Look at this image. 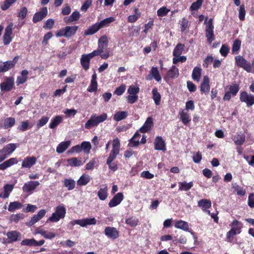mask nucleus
Segmentation results:
<instances>
[{"instance_id": "6ab92c4d", "label": "nucleus", "mask_w": 254, "mask_h": 254, "mask_svg": "<svg viewBox=\"0 0 254 254\" xmlns=\"http://www.w3.org/2000/svg\"><path fill=\"white\" fill-rule=\"evenodd\" d=\"M36 162L35 157H27L22 161L21 166L22 168H30L36 163Z\"/></svg>"}, {"instance_id": "cd10ccee", "label": "nucleus", "mask_w": 254, "mask_h": 254, "mask_svg": "<svg viewBox=\"0 0 254 254\" xmlns=\"http://www.w3.org/2000/svg\"><path fill=\"white\" fill-rule=\"evenodd\" d=\"M28 70L24 69L21 72V76H19L17 78L16 83L18 85L24 83L27 80L28 74Z\"/></svg>"}, {"instance_id": "aec40b11", "label": "nucleus", "mask_w": 254, "mask_h": 254, "mask_svg": "<svg viewBox=\"0 0 254 254\" xmlns=\"http://www.w3.org/2000/svg\"><path fill=\"white\" fill-rule=\"evenodd\" d=\"M18 163L16 158H11L4 162L0 164V170H4L7 168Z\"/></svg>"}, {"instance_id": "ea45409f", "label": "nucleus", "mask_w": 254, "mask_h": 254, "mask_svg": "<svg viewBox=\"0 0 254 254\" xmlns=\"http://www.w3.org/2000/svg\"><path fill=\"white\" fill-rule=\"evenodd\" d=\"M185 45L178 43L176 46L175 47L173 52V55L174 57H178L182 55L183 51L184 50Z\"/></svg>"}, {"instance_id": "a211bd4d", "label": "nucleus", "mask_w": 254, "mask_h": 254, "mask_svg": "<svg viewBox=\"0 0 254 254\" xmlns=\"http://www.w3.org/2000/svg\"><path fill=\"white\" fill-rule=\"evenodd\" d=\"M91 58L88 54H83L80 59V64L82 68L87 71L90 67V63Z\"/></svg>"}, {"instance_id": "bf43d9fd", "label": "nucleus", "mask_w": 254, "mask_h": 254, "mask_svg": "<svg viewBox=\"0 0 254 254\" xmlns=\"http://www.w3.org/2000/svg\"><path fill=\"white\" fill-rule=\"evenodd\" d=\"M238 234L237 232H235L234 229H231L228 231L226 235V239L228 242H232L233 240L234 236Z\"/></svg>"}, {"instance_id": "5701e85b", "label": "nucleus", "mask_w": 254, "mask_h": 254, "mask_svg": "<svg viewBox=\"0 0 254 254\" xmlns=\"http://www.w3.org/2000/svg\"><path fill=\"white\" fill-rule=\"evenodd\" d=\"M71 141L67 140L61 142L57 147L56 151L58 153H62L64 152L70 146Z\"/></svg>"}, {"instance_id": "8fccbe9b", "label": "nucleus", "mask_w": 254, "mask_h": 254, "mask_svg": "<svg viewBox=\"0 0 254 254\" xmlns=\"http://www.w3.org/2000/svg\"><path fill=\"white\" fill-rule=\"evenodd\" d=\"M138 222V219L133 216H131L126 220V223L131 227H135L137 225Z\"/></svg>"}, {"instance_id": "1a4fd4ad", "label": "nucleus", "mask_w": 254, "mask_h": 254, "mask_svg": "<svg viewBox=\"0 0 254 254\" xmlns=\"http://www.w3.org/2000/svg\"><path fill=\"white\" fill-rule=\"evenodd\" d=\"M235 59L236 64L238 66L243 68L248 72H250L251 71L252 65L251 64L248 62L243 57L241 56H237Z\"/></svg>"}, {"instance_id": "f257e3e1", "label": "nucleus", "mask_w": 254, "mask_h": 254, "mask_svg": "<svg viewBox=\"0 0 254 254\" xmlns=\"http://www.w3.org/2000/svg\"><path fill=\"white\" fill-rule=\"evenodd\" d=\"M107 114L105 113L99 116H97L96 114H93L85 124V128L90 129L93 127H97L100 123L106 121L107 119Z\"/></svg>"}, {"instance_id": "39448f33", "label": "nucleus", "mask_w": 254, "mask_h": 254, "mask_svg": "<svg viewBox=\"0 0 254 254\" xmlns=\"http://www.w3.org/2000/svg\"><path fill=\"white\" fill-rule=\"evenodd\" d=\"M213 30L214 26L213 24V19L210 18L206 23L205 28V36L207 38L208 43L209 44H211L215 39Z\"/></svg>"}, {"instance_id": "c9c22d12", "label": "nucleus", "mask_w": 254, "mask_h": 254, "mask_svg": "<svg viewBox=\"0 0 254 254\" xmlns=\"http://www.w3.org/2000/svg\"><path fill=\"white\" fill-rule=\"evenodd\" d=\"M63 185L68 190H71L75 188V181L71 179H65L63 181Z\"/></svg>"}, {"instance_id": "338daca9", "label": "nucleus", "mask_w": 254, "mask_h": 254, "mask_svg": "<svg viewBox=\"0 0 254 254\" xmlns=\"http://www.w3.org/2000/svg\"><path fill=\"white\" fill-rule=\"evenodd\" d=\"M55 21L54 19L52 18L48 19L43 25V28L45 29H51L53 27Z\"/></svg>"}, {"instance_id": "ddd939ff", "label": "nucleus", "mask_w": 254, "mask_h": 254, "mask_svg": "<svg viewBox=\"0 0 254 254\" xmlns=\"http://www.w3.org/2000/svg\"><path fill=\"white\" fill-rule=\"evenodd\" d=\"M6 236L9 243L17 242L21 239V235L20 233L16 231H11L7 233Z\"/></svg>"}, {"instance_id": "bb28decb", "label": "nucleus", "mask_w": 254, "mask_h": 254, "mask_svg": "<svg viewBox=\"0 0 254 254\" xmlns=\"http://www.w3.org/2000/svg\"><path fill=\"white\" fill-rule=\"evenodd\" d=\"M174 226L176 228L180 229L185 231H189L188 223L186 221L182 220H177L175 223Z\"/></svg>"}, {"instance_id": "603ef678", "label": "nucleus", "mask_w": 254, "mask_h": 254, "mask_svg": "<svg viewBox=\"0 0 254 254\" xmlns=\"http://www.w3.org/2000/svg\"><path fill=\"white\" fill-rule=\"evenodd\" d=\"M119 151L112 149L110 153L109 156L107 159L106 163H111L113 162V161L116 158L117 156L119 154Z\"/></svg>"}, {"instance_id": "7ed1b4c3", "label": "nucleus", "mask_w": 254, "mask_h": 254, "mask_svg": "<svg viewBox=\"0 0 254 254\" xmlns=\"http://www.w3.org/2000/svg\"><path fill=\"white\" fill-rule=\"evenodd\" d=\"M240 90V84L234 82L232 84L229 86V91L226 92L223 98L225 101H229L231 96H236Z\"/></svg>"}, {"instance_id": "864d4df0", "label": "nucleus", "mask_w": 254, "mask_h": 254, "mask_svg": "<svg viewBox=\"0 0 254 254\" xmlns=\"http://www.w3.org/2000/svg\"><path fill=\"white\" fill-rule=\"evenodd\" d=\"M239 18L241 21H244L245 19L246 10L244 4L239 5Z\"/></svg>"}, {"instance_id": "2f4dec72", "label": "nucleus", "mask_w": 254, "mask_h": 254, "mask_svg": "<svg viewBox=\"0 0 254 254\" xmlns=\"http://www.w3.org/2000/svg\"><path fill=\"white\" fill-rule=\"evenodd\" d=\"M108 188L106 185H104L103 188H100L98 192L97 195L101 200H105L108 197Z\"/></svg>"}, {"instance_id": "6e6d98bb", "label": "nucleus", "mask_w": 254, "mask_h": 254, "mask_svg": "<svg viewBox=\"0 0 254 254\" xmlns=\"http://www.w3.org/2000/svg\"><path fill=\"white\" fill-rule=\"evenodd\" d=\"M241 45V41L240 40H236L232 46V52L233 53H237L238 51H239Z\"/></svg>"}, {"instance_id": "20e7f679", "label": "nucleus", "mask_w": 254, "mask_h": 254, "mask_svg": "<svg viewBox=\"0 0 254 254\" xmlns=\"http://www.w3.org/2000/svg\"><path fill=\"white\" fill-rule=\"evenodd\" d=\"M19 56L14 57L12 60L0 62V73L5 72L13 68L19 60Z\"/></svg>"}, {"instance_id": "4d7b16f0", "label": "nucleus", "mask_w": 254, "mask_h": 254, "mask_svg": "<svg viewBox=\"0 0 254 254\" xmlns=\"http://www.w3.org/2000/svg\"><path fill=\"white\" fill-rule=\"evenodd\" d=\"M82 150H83L85 153H89L91 148V145L88 141H83L81 144Z\"/></svg>"}, {"instance_id": "e2e57ef3", "label": "nucleus", "mask_w": 254, "mask_h": 254, "mask_svg": "<svg viewBox=\"0 0 254 254\" xmlns=\"http://www.w3.org/2000/svg\"><path fill=\"white\" fill-rule=\"evenodd\" d=\"M170 10L165 6L160 8L157 11V15L159 16L163 17L167 15Z\"/></svg>"}, {"instance_id": "c756f323", "label": "nucleus", "mask_w": 254, "mask_h": 254, "mask_svg": "<svg viewBox=\"0 0 254 254\" xmlns=\"http://www.w3.org/2000/svg\"><path fill=\"white\" fill-rule=\"evenodd\" d=\"M179 116L180 120L185 125L189 124L191 121L190 115L184 110L179 112Z\"/></svg>"}, {"instance_id": "0e129e2a", "label": "nucleus", "mask_w": 254, "mask_h": 254, "mask_svg": "<svg viewBox=\"0 0 254 254\" xmlns=\"http://www.w3.org/2000/svg\"><path fill=\"white\" fill-rule=\"evenodd\" d=\"M49 118L46 116H43L39 121L37 124V127L39 128L40 127L45 125L48 122Z\"/></svg>"}, {"instance_id": "9b49d317", "label": "nucleus", "mask_w": 254, "mask_h": 254, "mask_svg": "<svg viewBox=\"0 0 254 254\" xmlns=\"http://www.w3.org/2000/svg\"><path fill=\"white\" fill-rule=\"evenodd\" d=\"M104 234L108 238L115 240L119 237V232L115 227H106L104 230Z\"/></svg>"}, {"instance_id": "f03ea898", "label": "nucleus", "mask_w": 254, "mask_h": 254, "mask_svg": "<svg viewBox=\"0 0 254 254\" xmlns=\"http://www.w3.org/2000/svg\"><path fill=\"white\" fill-rule=\"evenodd\" d=\"M66 213V209L63 205H59L56 207L55 212L49 218V220L51 222H58L61 219L65 217Z\"/></svg>"}, {"instance_id": "c03bdc74", "label": "nucleus", "mask_w": 254, "mask_h": 254, "mask_svg": "<svg viewBox=\"0 0 254 254\" xmlns=\"http://www.w3.org/2000/svg\"><path fill=\"white\" fill-rule=\"evenodd\" d=\"M246 140V136L244 133L238 134L234 138L236 145H241L244 144Z\"/></svg>"}, {"instance_id": "e433bc0d", "label": "nucleus", "mask_w": 254, "mask_h": 254, "mask_svg": "<svg viewBox=\"0 0 254 254\" xmlns=\"http://www.w3.org/2000/svg\"><path fill=\"white\" fill-rule=\"evenodd\" d=\"M140 136V134L138 131H136L133 137L129 140V145L131 147L137 146L139 144V138Z\"/></svg>"}, {"instance_id": "c85d7f7f", "label": "nucleus", "mask_w": 254, "mask_h": 254, "mask_svg": "<svg viewBox=\"0 0 254 254\" xmlns=\"http://www.w3.org/2000/svg\"><path fill=\"white\" fill-rule=\"evenodd\" d=\"M13 189V186L11 184H6L3 187V192L1 193V197L3 198H8L10 193Z\"/></svg>"}, {"instance_id": "4468645a", "label": "nucleus", "mask_w": 254, "mask_h": 254, "mask_svg": "<svg viewBox=\"0 0 254 254\" xmlns=\"http://www.w3.org/2000/svg\"><path fill=\"white\" fill-rule=\"evenodd\" d=\"M154 149L156 150H166V144L161 136L156 137L154 141Z\"/></svg>"}, {"instance_id": "393cba45", "label": "nucleus", "mask_w": 254, "mask_h": 254, "mask_svg": "<svg viewBox=\"0 0 254 254\" xmlns=\"http://www.w3.org/2000/svg\"><path fill=\"white\" fill-rule=\"evenodd\" d=\"M108 40L107 39V37L106 35L102 36L99 40H98V49L102 51V52H104V49L108 47Z\"/></svg>"}, {"instance_id": "412c9836", "label": "nucleus", "mask_w": 254, "mask_h": 254, "mask_svg": "<svg viewBox=\"0 0 254 254\" xmlns=\"http://www.w3.org/2000/svg\"><path fill=\"white\" fill-rule=\"evenodd\" d=\"M88 55L91 57V59L95 56H100L102 59L106 60L109 58V53L108 51H106L105 53H103L102 52V51L97 49L96 50H94L92 52L88 54Z\"/></svg>"}, {"instance_id": "473e14b6", "label": "nucleus", "mask_w": 254, "mask_h": 254, "mask_svg": "<svg viewBox=\"0 0 254 254\" xmlns=\"http://www.w3.org/2000/svg\"><path fill=\"white\" fill-rule=\"evenodd\" d=\"M179 74V69L175 65H172L167 73V76L171 78L177 77Z\"/></svg>"}, {"instance_id": "37998d69", "label": "nucleus", "mask_w": 254, "mask_h": 254, "mask_svg": "<svg viewBox=\"0 0 254 254\" xmlns=\"http://www.w3.org/2000/svg\"><path fill=\"white\" fill-rule=\"evenodd\" d=\"M22 204L17 201L11 202L8 207V210L10 212H14L16 209H19L22 207Z\"/></svg>"}, {"instance_id": "dca6fc26", "label": "nucleus", "mask_w": 254, "mask_h": 254, "mask_svg": "<svg viewBox=\"0 0 254 254\" xmlns=\"http://www.w3.org/2000/svg\"><path fill=\"white\" fill-rule=\"evenodd\" d=\"M40 185L38 181H29L25 183L23 187V190L26 192H29L35 190Z\"/></svg>"}, {"instance_id": "69168bd1", "label": "nucleus", "mask_w": 254, "mask_h": 254, "mask_svg": "<svg viewBox=\"0 0 254 254\" xmlns=\"http://www.w3.org/2000/svg\"><path fill=\"white\" fill-rule=\"evenodd\" d=\"M189 21L185 18H183L180 23V28L182 32H184L189 26Z\"/></svg>"}, {"instance_id": "f8f14e48", "label": "nucleus", "mask_w": 254, "mask_h": 254, "mask_svg": "<svg viewBox=\"0 0 254 254\" xmlns=\"http://www.w3.org/2000/svg\"><path fill=\"white\" fill-rule=\"evenodd\" d=\"M124 199V195L122 192H119L114 196L109 203L110 207H114L118 205Z\"/></svg>"}, {"instance_id": "09e8293b", "label": "nucleus", "mask_w": 254, "mask_h": 254, "mask_svg": "<svg viewBox=\"0 0 254 254\" xmlns=\"http://www.w3.org/2000/svg\"><path fill=\"white\" fill-rule=\"evenodd\" d=\"M150 73L157 81L159 82L161 80V77L157 67H152L150 71Z\"/></svg>"}, {"instance_id": "a18cd8bd", "label": "nucleus", "mask_w": 254, "mask_h": 254, "mask_svg": "<svg viewBox=\"0 0 254 254\" xmlns=\"http://www.w3.org/2000/svg\"><path fill=\"white\" fill-rule=\"evenodd\" d=\"M62 121V118L60 116H57L53 118L49 124V127L53 129L59 125Z\"/></svg>"}, {"instance_id": "13d9d810", "label": "nucleus", "mask_w": 254, "mask_h": 254, "mask_svg": "<svg viewBox=\"0 0 254 254\" xmlns=\"http://www.w3.org/2000/svg\"><path fill=\"white\" fill-rule=\"evenodd\" d=\"M28 13V9L27 7L23 6L22 7L19 12H18L17 16L19 17L20 18L23 19H24L27 14Z\"/></svg>"}, {"instance_id": "680f3d73", "label": "nucleus", "mask_w": 254, "mask_h": 254, "mask_svg": "<svg viewBox=\"0 0 254 254\" xmlns=\"http://www.w3.org/2000/svg\"><path fill=\"white\" fill-rule=\"evenodd\" d=\"M23 218L24 215L23 214L18 213L16 214H12L10 216V220L11 222L17 223L21 219H23Z\"/></svg>"}, {"instance_id": "b1692460", "label": "nucleus", "mask_w": 254, "mask_h": 254, "mask_svg": "<svg viewBox=\"0 0 254 254\" xmlns=\"http://www.w3.org/2000/svg\"><path fill=\"white\" fill-rule=\"evenodd\" d=\"M18 146L17 144L11 143L5 145L2 149L8 156L14 151Z\"/></svg>"}, {"instance_id": "5fc2aeb1", "label": "nucleus", "mask_w": 254, "mask_h": 254, "mask_svg": "<svg viewBox=\"0 0 254 254\" xmlns=\"http://www.w3.org/2000/svg\"><path fill=\"white\" fill-rule=\"evenodd\" d=\"M202 2L203 0H197L191 4L190 9L192 11L197 10L201 6Z\"/></svg>"}, {"instance_id": "79ce46f5", "label": "nucleus", "mask_w": 254, "mask_h": 254, "mask_svg": "<svg viewBox=\"0 0 254 254\" xmlns=\"http://www.w3.org/2000/svg\"><path fill=\"white\" fill-rule=\"evenodd\" d=\"M114 17H109L101 20L100 22L97 23V24L100 29L105 26H108L111 23L114 22Z\"/></svg>"}, {"instance_id": "774afa93", "label": "nucleus", "mask_w": 254, "mask_h": 254, "mask_svg": "<svg viewBox=\"0 0 254 254\" xmlns=\"http://www.w3.org/2000/svg\"><path fill=\"white\" fill-rule=\"evenodd\" d=\"M214 59L211 55H208L203 61V67L207 68L208 65L213 62Z\"/></svg>"}, {"instance_id": "58836bf2", "label": "nucleus", "mask_w": 254, "mask_h": 254, "mask_svg": "<svg viewBox=\"0 0 254 254\" xmlns=\"http://www.w3.org/2000/svg\"><path fill=\"white\" fill-rule=\"evenodd\" d=\"M128 113L127 111H118L116 113L113 117V119L117 122L121 121L125 119L127 116Z\"/></svg>"}, {"instance_id": "6e6552de", "label": "nucleus", "mask_w": 254, "mask_h": 254, "mask_svg": "<svg viewBox=\"0 0 254 254\" xmlns=\"http://www.w3.org/2000/svg\"><path fill=\"white\" fill-rule=\"evenodd\" d=\"M14 85V79L12 77H6L5 80L0 84L1 91L9 92L11 91Z\"/></svg>"}, {"instance_id": "72a5a7b5", "label": "nucleus", "mask_w": 254, "mask_h": 254, "mask_svg": "<svg viewBox=\"0 0 254 254\" xmlns=\"http://www.w3.org/2000/svg\"><path fill=\"white\" fill-rule=\"evenodd\" d=\"M90 181V176L88 175L83 174L77 181V184L79 186L86 185Z\"/></svg>"}, {"instance_id": "de8ad7c7", "label": "nucleus", "mask_w": 254, "mask_h": 254, "mask_svg": "<svg viewBox=\"0 0 254 254\" xmlns=\"http://www.w3.org/2000/svg\"><path fill=\"white\" fill-rule=\"evenodd\" d=\"M68 165L70 166L78 167L81 165L82 162L80 160H78L76 157H73L67 159Z\"/></svg>"}, {"instance_id": "423d86ee", "label": "nucleus", "mask_w": 254, "mask_h": 254, "mask_svg": "<svg viewBox=\"0 0 254 254\" xmlns=\"http://www.w3.org/2000/svg\"><path fill=\"white\" fill-rule=\"evenodd\" d=\"M96 222L97 220L95 218H86L82 219L71 221L70 222V224L72 226L77 224L82 227H85L87 225H95Z\"/></svg>"}, {"instance_id": "052dcab7", "label": "nucleus", "mask_w": 254, "mask_h": 254, "mask_svg": "<svg viewBox=\"0 0 254 254\" xmlns=\"http://www.w3.org/2000/svg\"><path fill=\"white\" fill-rule=\"evenodd\" d=\"M139 87L132 85L129 86L127 89V92L130 95H137V94L139 93Z\"/></svg>"}, {"instance_id": "4c0bfd02", "label": "nucleus", "mask_w": 254, "mask_h": 254, "mask_svg": "<svg viewBox=\"0 0 254 254\" xmlns=\"http://www.w3.org/2000/svg\"><path fill=\"white\" fill-rule=\"evenodd\" d=\"M193 186V182H190L187 183L186 182L179 183V190L181 191H188Z\"/></svg>"}, {"instance_id": "2eb2a0df", "label": "nucleus", "mask_w": 254, "mask_h": 254, "mask_svg": "<svg viewBox=\"0 0 254 254\" xmlns=\"http://www.w3.org/2000/svg\"><path fill=\"white\" fill-rule=\"evenodd\" d=\"M153 126V119L151 117L147 118L143 125L140 128L139 131L142 133L148 132Z\"/></svg>"}, {"instance_id": "7c9ffc66", "label": "nucleus", "mask_w": 254, "mask_h": 254, "mask_svg": "<svg viewBox=\"0 0 254 254\" xmlns=\"http://www.w3.org/2000/svg\"><path fill=\"white\" fill-rule=\"evenodd\" d=\"M78 29V26H65V32L66 33V38H69L74 36L76 33Z\"/></svg>"}, {"instance_id": "0eeeda50", "label": "nucleus", "mask_w": 254, "mask_h": 254, "mask_svg": "<svg viewBox=\"0 0 254 254\" xmlns=\"http://www.w3.org/2000/svg\"><path fill=\"white\" fill-rule=\"evenodd\" d=\"M240 100L242 102L245 103L248 107L252 106L254 104V95L245 91L240 92Z\"/></svg>"}, {"instance_id": "a19ab883", "label": "nucleus", "mask_w": 254, "mask_h": 254, "mask_svg": "<svg viewBox=\"0 0 254 254\" xmlns=\"http://www.w3.org/2000/svg\"><path fill=\"white\" fill-rule=\"evenodd\" d=\"M152 98L156 105H159L161 102V95L157 88H154L152 90Z\"/></svg>"}, {"instance_id": "a878e982", "label": "nucleus", "mask_w": 254, "mask_h": 254, "mask_svg": "<svg viewBox=\"0 0 254 254\" xmlns=\"http://www.w3.org/2000/svg\"><path fill=\"white\" fill-rule=\"evenodd\" d=\"M202 69L197 66L193 68L192 72L191 77L194 81L198 82L201 76Z\"/></svg>"}, {"instance_id": "4be33fe9", "label": "nucleus", "mask_w": 254, "mask_h": 254, "mask_svg": "<svg viewBox=\"0 0 254 254\" xmlns=\"http://www.w3.org/2000/svg\"><path fill=\"white\" fill-rule=\"evenodd\" d=\"M198 206L201 208L203 211L206 210L211 207L212 203L209 199L203 198L198 201Z\"/></svg>"}, {"instance_id": "49530a36", "label": "nucleus", "mask_w": 254, "mask_h": 254, "mask_svg": "<svg viewBox=\"0 0 254 254\" xmlns=\"http://www.w3.org/2000/svg\"><path fill=\"white\" fill-rule=\"evenodd\" d=\"M15 124V119L14 118L9 117L5 119L3 126L5 128L12 127Z\"/></svg>"}, {"instance_id": "f704fd0d", "label": "nucleus", "mask_w": 254, "mask_h": 254, "mask_svg": "<svg viewBox=\"0 0 254 254\" xmlns=\"http://www.w3.org/2000/svg\"><path fill=\"white\" fill-rule=\"evenodd\" d=\"M100 30L97 23L90 26L87 29L84 31V34L85 36L91 35L96 33Z\"/></svg>"}, {"instance_id": "3c124183", "label": "nucleus", "mask_w": 254, "mask_h": 254, "mask_svg": "<svg viewBox=\"0 0 254 254\" xmlns=\"http://www.w3.org/2000/svg\"><path fill=\"white\" fill-rule=\"evenodd\" d=\"M232 228L234 229L235 232H237L238 234L241 233L242 229L241 223L237 220H234L231 224Z\"/></svg>"}, {"instance_id": "f3484780", "label": "nucleus", "mask_w": 254, "mask_h": 254, "mask_svg": "<svg viewBox=\"0 0 254 254\" xmlns=\"http://www.w3.org/2000/svg\"><path fill=\"white\" fill-rule=\"evenodd\" d=\"M209 82L210 80L208 76H204L200 86V90L201 92L207 93L209 92L210 88Z\"/></svg>"}, {"instance_id": "9d476101", "label": "nucleus", "mask_w": 254, "mask_h": 254, "mask_svg": "<svg viewBox=\"0 0 254 254\" xmlns=\"http://www.w3.org/2000/svg\"><path fill=\"white\" fill-rule=\"evenodd\" d=\"M48 9L47 7H42L40 10L36 12L33 17L32 21L34 23H36L42 21L48 15Z\"/></svg>"}]
</instances>
